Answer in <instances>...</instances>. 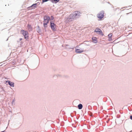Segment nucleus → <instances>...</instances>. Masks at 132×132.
I'll return each mask as SVG.
<instances>
[{"label": "nucleus", "mask_w": 132, "mask_h": 132, "mask_svg": "<svg viewBox=\"0 0 132 132\" xmlns=\"http://www.w3.org/2000/svg\"><path fill=\"white\" fill-rule=\"evenodd\" d=\"M78 107L79 109H81L82 108V105L81 104H80L78 105Z\"/></svg>", "instance_id": "9b49d317"}, {"label": "nucleus", "mask_w": 132, "mask_h": 132, "mask_svg": "<svg viewBox=\"0 0 132 132\" xmlns=\"http://www.w3.org/2000/svg\"><path fill=\"white\" fill-rule=\"evenodd\" d=\"M112 36V34H110L108 35V36L110 38Z\"/></svg>", "instance_id": "ddd939ff"}, {"label": "nucleus", "mask_w": 132, "mask_h": 132, "mask_svg": "<svg viewBox=\"0 0 132 132\" xmlns=\"http://www.w3.org/2000/svg\"><path fill=\"white\" fill-rule=\"evenodd\" d=\"M48 1H49V0H42V4H43L45 2H46Z\"/></svg>", "instance_id": "f8f14e48"}, {"label": "nucleus", "mask_w": 132, "mask_h": 132, "mask_svg": "<svg viewBox=\"0 0 132 132\" xmlns=\"http://www.w3.org/2000/svg\"><path fill=\"white\" fill-rule=\"evenodd\" d=\"M22 38H20V41L21 40H22Z\"/></svg>", "instance_id": "dca6fc26"}, {"label": "nucleus", "mask_w": 132, "mask_h": 132, "mask_svg": "<svg viewBox=\"0 0 132 132\" xmlns=\"http://www.w3.org/2000/svg\"><path fill=\"white\" fill-rule=\"evenodd\" d=\"M37 7V4L35 3V4H32L30 7L32 8V9H35V8H36Z\"/></svg>", "instance_id": "9d476101"}, {"label": "nucleus", "mask_w": 132, "mask_h": 132, "mask_svg": "<svg viewBox=\"0 0 132 132\" xmlns=\"http://www.w3.org/2000/svg\"><path fill=\"white\" fill-rule=\"evenodd\" d=\"M8 82V84L10 86L13 87L14 86V83L13 82H11L9 81H7L6 82Z\"/></svg>", "instance_id": "1a4fd4ad"}, {"label": "nucleus", "mask_w": 132, "mask_h": 132, "mask_svg": "<svg viewBox=\"0 0 132 132\" xmlns=\"http://www.w3.org/2000/svg\"><path fill=\"white\" fill-rule=\"evenodd\" d=\"M92 39L93 42L94 43H97V38L95 37H93L92 38Z\"/></svg>", "instance_id": "0eeeda50"}, {"label": "nucleus", "mask_w": 132, "mask_h": 132, "mask_svg": "<svg viewBox=\"0 0 132 132\" xmlns=\"http://www.w3.org/2000/svg\"><path fill=\"white\" fill-rule=\"evenodd\" d=\"M21 33L23 35L24 38L26 40H28L29 39V35L28 32L26 31L21 30Z\"/></svg>", "instance_id": "f03ea898"}, {"label": "nucleus", "mask_w": 132, "mask_h": 132, "mask_svg": "<svg viewBox=\"0 0 132 132\" xmlns=\"http://www.w3.org/2000/svg\"><path fill=\"white\" fill-rule=\"evenodd\" d=\"M53 1L55 2V3L58 2L59 1V0H53Z\"/></svg>", "instance_id": "4468645a"}, {"label": "nucleus", "mask_w": 132, "mask_h": 132, "mask_svg": "<svg viewBox=\"0 0 132 132\" xmlns=\"http://www.w3.org/2000/svg\"><path fill=\"white\" fill-rule=\"evenodd\" d=\"M51 28L53 30H55V28L56 27V25L54 23L51 22Z\"/></svg>", "instance_id": "423d86ee"}, {"label": "nucleus", "mask_w": 132, "mask_h": 132, "mask_svg": "<svg viewBox=\"0 0 132 132\" xmlns=\"http://www.w3.org/2000/svg\"><path fill=\"white\" fill-rule=\"evenodd\" d=\"M50 18L49 16L47 15H45L44 17V27H46L45 26L48 23L49 21Z\"/></svg>", "instance_id": "7ed1b4c3"}, {"label": "nucleus", "mask_w": 132, "mask_h": 132, "mask_svg": "<svg viewBox=\"0 0 132 132\" xmlns=\"http://www.w3.org/2000/svg\"><path fill=\"white\" fill-rule=\"evenodd\" d=\"M81 13L79 11H75L70 15L68 18V20L69 21H72L75 19L76 16H80V14Z\"/></svg>", "instance_id": "f257e3e1"}, {"label": "nucleus", "mask_w": 132, "mask_h": 132, "mask_svg": "<svg viewBox=\"0 0 132 132\" xmlns=\"http://www.w3.org/2000/svg\"><path fill=\"white\" fill-rule=\"evenodd\" d=\"M83 51L82 50L76 49L75 52L77 53H81L83 52Z\"/></svg>", "instance_id": "6e6552de"}, {"label": "nucleus", "mask_w": 132, "mask_h": 132, "mask_svg": "<svg viewBox=\"0 0 132 132\" xmlns=\"http://www.w3.org/2000/svg\"><path fill=\"white\" fill-rule=\"evenodd\" d=\"M104 13L103 11L100 12L97 15V17L100 19H101L104 17Z\"/></svg>", "instance_id": "20e7f679"}, {"label": "nucleus", "mask_w": 132, "mask_h": 132, "mask_svg": "<svg viewBox=\"0 0 132 132\" xmlns=\"http://www.w3.org/2000/svg\"><path fill=\"white\" fill-rule=\"evenodd\" d=\"M95 32H96L99 34L103 35V32L99 28H96L94 31Z\"/></svg>", "instance_id": "39448f33"}, {"label": "nucleus", "mask_w": 132, "mask_h": 132, "mask_svg": "<svg viewBox=\"0 0 132 132\" xmlns=\"http://www.w3.org/2000/svg\"><path fill=\"white\" fill-rule=\"evenodd\" d=\"M1 132H4V131H1Z\"/></svg>", "instance_id": "f3484780"}, {"label": "nucleus", "mask_w": 132, "mask_h": 132, "mask_svg": "<svg viewBox=\"0 0 132 132\" xmlns=\"http://www.w3.org/2000/svg\"><path fill=\"white\" fill-rule=\"evenodd\" d=\"M130 118L131 120H132V116H131L130 117Z\"/></svg>", "instance_id": "2eb2a0df"}]
</instances>
